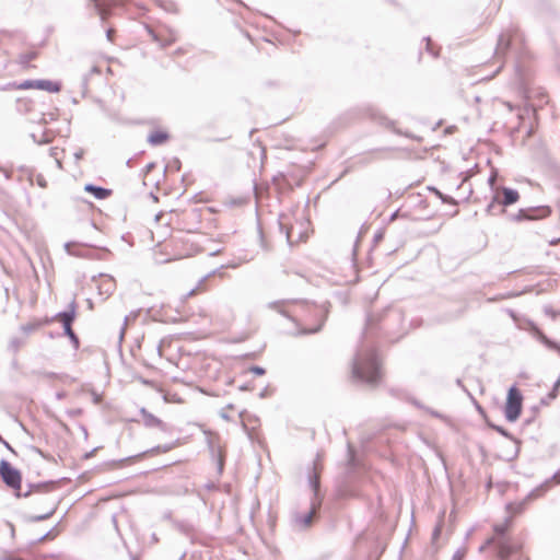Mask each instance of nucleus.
Masks as SVG:
<instances>
[{"label":"nucleus","mask_w":560,"mask_h":560,"mask_svg":"<svg viewBox=\"0 0 560 560\" xmlns=\"http://www.w3.org/2000/svg\"><path fill=\"white\" fill-rule=\"evenodd\" d=\"M289 316L302 334L317 332L323 325L322 311L314 304L296 302L290 305Z\"/></svg>","instance_id":"nucleus-1"},{"label":"nucleus","mask_w":560,"mask_h":560,"mask_svg":"<svg viewBox=\"0 0 560 560\" xmlns=\"http://www.w3.org/2000/svg\"><path fill=\"white\" fill-rule=\"evenodd\" d=\"M511 524V518L505 520L501 524H497L493 527V536L487 540L482 548L490 545L495 546L498 549V556L502 560H509L510 558L515 560H528L522 551L521 542L505 538V534L510 530Z\"/></svg>","instance_id":"nucleus-2"},{"label":"nucleus","mask_w":560,"mask_h":560,"mask_svg":"<svg viewBox=\"0 0 560 560\" xmlns=\"http://www.w3.org/2000/svg\"><path fill=\"white\" fill-rule=\"evenodd\" d=\"M352 377L358 382L365 383L373 387L381 383L383 372L381 371L380 362L374 352H369L360 357L353 363Z\"/></svg>","instance_id":"nucleus-3"},{"label":"nucleus","mask_w":560,"mask_h":560,"mask_svg":"<svg viewBox=\"0 0 560 560\" xmlns=\"http://www.w3.org/2000/svg\"><path fill=\"white\" fill-rule=\"evenodd\" d=\"M285 228L288 242L292 245L305 242L311 232V222L304 218H295L294 222H290L287 218L281 223Z\"/></svg>","instance_id":"nucleus-4"},{"label":"nucleus","mask_w":560,"mask_h":560,"mask_svg":"<svg viewBox=\"0 0 560 560\" xmlns=\"http://www.w3.org/2000/svg\"><path fill=\"white\" fill-rule=\"evenodd\" d=\"M523 408V396L518 388L511 387L508 393L506 402L504 407V415L510 422L516 421Z\"/></svg>","instance_id":"nucleus-5"},{"label":"nucleus","mask_w":560,"mask_h":560,"mask_svg":"<svg viewBox=\"0 0 560 560\" xmlns=\"http://www.w3.org/2000/svg\"><path fill=\"white\" fill-rule=\"evenodd\" d=\"M0 476L8 487L20 497L22 476L21 472L8 462H1Z\"/></svg>","instance_id":"nucleus-6"},{"label":"nucleus","mask_w":560,"mask_h":560,"mask_svg":"<svg viewBox=\"0 0 560 560\" xmlns=\"http://www.w3.org/2000/svg\"><path fill=\"white\" fill-rule=\"evenodd\" d=\"M40 56V50L34 45H26L16 56L15 63L24 71L35 69L36 61Z\"/></svg>","instance_id":"nucleus-7"},{"label":"nucleus","mask_w":560,"mask_h":560,"mask_svg":"<svg viewBox=\"0 0 560 560\" xmlns=\"http://www.w3.org/2000/svg\"><path fill=\"white\" fill-rule=\"evenodd\" d=\"M15 90H43L49 93H58L61 84L51 80H26L22 83L14 84Z\"/></svg>","instance_id":"nucleus-8"},{"label":"nucleus","mask_w":560,"mask_h":560,"mask_svg":"<svg viewBox=\"0 0 560 560\" xmlns=\"http://www.w3.org/2000/svg\"><path fill=\"white\" fill-rule=\"evenodd\" d=\"M524 38L523 36L517 32H511L505 33L500 36L499 44H498V50L504 52L506 51L512 45H523Z\"/></svg>","instance_id":"nucleus-9"},{"label":"nucleus","mask_w":560,"mask_h":560,"mask_svg":"<svg viewBox=\"0 0 560 560\" xmlns=\"http://www.w3.org/2000/svg\"><path fill=\"white\" fill-rule=\"evenodd\" d=\"M103 20L109 15L112 7L125 5L129 0H93Z\"/></svg>","instance_id":"nucleus-10"},{"label":"nucleus","mask_w":560,"mask_h":560,"mask_svg":"<svg viewBox=\"0 0 560 560\" xmlns=\"http://www.w3.org/2000/svg\"><path fill=\"white\" fill-rule=\"evenodd\" d=\"M170 139V135L164 129L153 130L148 138V141L152 145H161L164 144Z\"/></svg>","instance_id":"nucleus-11"},{"label":"nucleus","mask_w":560,"mask_h":560,"mask_svg":"<svg viewBox=\"0 0 560 560\" xmlns=\"http://www.w3.org/2000/svg\"><path fill=\"white\" fill-rule=\"evenodd\" d=\"M502 199L500 200V203L503 206H510L518 201L520 194L511 188H502L501 189Z\"/></svg>","instance_id":"nucleus-12"},{"label":"nucleus","mask_w":560,"mask_h":560,"mask_svg":"<svg viewBox=\"0 0 560 560\" xmlns=\"http://www.w3.org/2000/svg\"><path fill=\"white\" fill-rule=\"evenodd\" d=\"M74 318H75V308H74V306H72L69 312H62V313H59L56 316V320L61 323L63 328L68 327V326H71L72 322L74 320Z\"/></svg>","instance_id":"nucleus-13"},{"label":"nucleus","mask_w":560,"mask_h":560,"mask_svg":"<svg viewBox=\"0 0 560 560\" xmlns=\"http://www.w3.org/2000/svg\"><path fill=\"white\" fill-rule=\"evenodd\" d=\"M85 190L88 192H91L92 195H94V197L97 199H105L110 195V190L102 188V187H96L93 185H86Z\"/></svg>","instance_id":"nucleus-14"},{"label":"nucleus","mask_w":560,"mask_h":560,"mask_svg":"<svg viewBox=\"0 0 560 560\" xmlns=\"http://www.w3.org/2000/svg\"><path fill=\"white\" fill-rule=\"evenodd\" d=\"M316 511L315 509H311V511L303 515V516H299L296 518V522L302 526V527H310L313 523V517L315 515Z\"/></svg>","instance_id":"nucleus-15"},{"label":"nucleus","mask_w":560,"mask_h":560,"mask_svg":"<svg viewBox=\"0 0 560 560\" xmlns=\"http://www.w3.org/2000/svg\"><path fill=\"white\" fill-rule=\"evenodd\" d=\"M144 423L148 427H156V428H160L162 430L166 429L165 424L163 423V421L160 420L159 418L152 416V415H149V416L144 417Z\"/></svg>","instance_id":"nucleus-16"},{"label":"nucleus","mask_w":560,"mask_h":560,"mask_svg":"<svg viewBox=\"0 0 560 560\" xmlns=\"http://www.w3.org/2000/svg\"><path fill=\"white\" fill-rule=\"evenodd\" d=\"M56 511V503L55 501H51L48 505V508L46 509V511L37 516H35V520L37 521H42V520H46L48 517H50Z\"/></svg>","instance_id":"nucleus-17"},{"label":"nucleus","mask_w":560,"mask_h":560,"mask_svg":"<svg viewBox=\"0 0 560 560\" xmlns=\"http://www.w3.org/2000/svg\"><path fill=\"white\" fill-rule=\"evenodd\" d=\"M47 323H48V320H39V319H37V320L33 322V323H28V324L22 326V330L24 332H30L32 330H35V329L42 327L43 325H45Z\"/></svg>","instance_id":"nucleus-18"},{"label":"nucleus","mask_w":560,"mask_h":560,"mask_svg":"<svg viewBox=\"0 0 560 560\" xmlns=\"http://www.w3.org/2000/svg\"><path fill=\"white\" fill-rule=\"evenodd\" d=\"M63 329H65V334L71 339V341L74 343V346L78 347L79 346V338L74 334V331L72 330V325L68 326V327H65Z\"/></svg>","instance_id":"nucleus-19"},{"label":"nucleus","mask_w":560,"mask_h":560,"mask_svg":"<svg viewBox=\"0 0 560 560\" xmlns=\"http://www.w3.org/2000/svg\"><path fill=\"white\" fill-rule=\"evenodd\" d=\"M247 373H252L256 376H261L265 374V370L260 366H252L246 370Z\"/></svg>","instance_id":"nucleus-20"},{"label":"nucleus","mask_w":560,"mask_h":560,"mask_svg":"<svg viewBox=\"0 0 560 560\" xmlns=\"http://www.w3.org/2000/svg\"><path fill=\"white\" fill-rule=\"evenodd\" d=\"M37 184L40 187H44V188L46 187V180L42 176L37 177Z\"/></svg>","instance_id":"nucleus-21"},{"label":"nucleus","mask_w":560,"mask_h":560,"mask_svg":"<svg viewBox=\"0 0 560 560\" xmlns=\"http://www.w3.org/2000/svg\"><path fill=\"white\" fill-rule=\"evenodd\" d=\"M175 36L174 35H171L170 38L163 44L164 46L166 45H171L175 42Z\"/></svg>","instance_id":"nucleus-22"},{"label":"nucleus","mask_w":560,"mask_h":560,"mask_svg":"<svg viewBox=\"0 0 560 560\" xmlns=\"http://www.w3.org/2000/svg\"><path fill=\"white\" fill-rule=\"evenodd\" d=\"M114 33H115V32H114V30H108V31H107V37H108V39H109L110 42H113V40H114Z\"/></svg>","instance_id":"nucleus-23"},{"label":"nucleus","mask_w":560,"mask_h":560,"mask_svg":"<svg viewBox=\"0 0 560 560\" xmlns=\"http://www.w3.org/2000/svg\"><path fill=\"white\" fill-rule=\"evenodd\" d=\"M443 201L444 202H451V203H454V200L452 198L447 199V198H443Z\"/></svg>","instance_id":"nucleus-24"}]
</instances>
